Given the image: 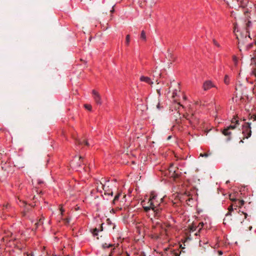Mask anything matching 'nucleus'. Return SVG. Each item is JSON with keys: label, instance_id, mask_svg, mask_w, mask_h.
Segmentation results:
<instances>
[{"label": "nucleus", "instance_id": "1", "mask_svg": "<svg viewBox=\"0 0 256 256\" xmlns=\"http://www.w3.org/2000/svg\"><path fill=\"white\" fill-rule=\"evenodd\" d=\"M148 206H143L144 211L148 212L150 210H152L155 213L156 216H158L160 214V208H156V206H155L154 202H148Z\"/></svg>", "mask_w": 256, "mask_h": 256}, {"label": "nucleus", "instance_id": "2", "mask_svg": "<svg viewBox=\"0 0 256 256\" xmlns=\"http://www.w3.org/2000/svg\"><path fill=\"white\" fill-rule=\"evenodd\" d=\"M238 124V120H235V122L232 121V124L224 130L222 134L224 136H230L231 134L230 130H234L236 128V125Z\"/></svg>", "mask_w": 256, "mask_h": 256}, {"label": "nucleus", "instance_id": "3", "mask_svg": "<svg viewBox=\"0 0 256 256\" xmlns=\"http://www.w3.org/2000/svg\"><path fill=\"white\" fill-rule=\"evenodd\" d=\"M250 122H246L245 125L244 126L242 133L244 135V138H248L252 134L251 131V127H250Z\"/></svg>", "mask_w": 256, "mask_h": 256}, {"label": "nucleus", "instance_id": "4", "mask_svg": "<svg viewBox=\"0 0 256 256\" xmlns=\"http://www.w3.org/2000/svg\"><path fill=\"white\" fill-rule=\"evenodd\" d=\"M92 94L94 101L98 104H102L101 98L100 94L95 90H92Z\"/></svg>", "mask_w": 256, "mask_h": 256}, {"label": "nucleus", "instance_id": "5", "mask_svg": "<svg viewBox=\"0 0 256 256\" xmlns=\"http://www.w3.org/2000/svg\"><path fill=\"white\" fill-rule=\"evenodd\" d=\"M186 118L189 120L190 122L195 126L198 123V118L194 114H192L190 118L186 117Z\"/></svg>", "mask_w": 256, "mask_h": 256}, {"label": "nucleus", "instance_id": "6", "mask_svg": "<svg viewBox=\"0 0 256 256\" xmlns=\"http://www.w3.org/2000/svg\"><path fill=\"white\" fill-rule=\"evenodd\" d=\"M214 86L212 84L211 81L206 80L205 82H204L202 88L204 90H207L210 89L211 88Z\"/></svg>", "mask_w": 256, "mask_h": 256}, {"label": "nucleus", "instance_id": "7", "mask_svg": "<svg viewBox=\"0 0 256 256\" xmlns=\"http://www.w3.org/2000/svg\"><path fill=\"white\" fill-rule=\"evenodd\" d=\"M140 80L142 82H146L150 85L153 84V82L151 80V79L148 76H142L140 78Z\"/></svg>", "mask_w": 256, "mask_h": 256}, {"label": "nucleus", "instance_id": "8", "mask_svg": "<svg viewBox=\"0 0 256 256\" xmlns=\"http://www.w3.org/2000/svg\"><path fill=\"white\" fill-rule=\"evenodd\" d=\"M233 206H234V208L236 209V208L238 207V206L236 204V203H232V204L228 208V211L226 215V217L231 216V212L234 210Z\"/></svg>", "mask_w": 256, "mask_h": 256}, {"label": "nucleus", "instance_id": "9", "mask_svg": "<svg viewBox=\"0 0 256 256\" xmlns=\"http://www.w3.org/2000/svg\"><path fill=\"white\" fill-rule=\"evenodd\" d=\"M166 58H168L170 61L174 60V56L169 49L167 51V56H166Z\"/></svg>", "mask_w": 256, "mask_h": 256}, {"label": "nucleus", "instance_id": "10", "mask_svg": "<svg viewBox=\"0 0 256 256\" xmlns=\"http://www.w3.org/2000/svg\"><path fill=\"white\" fill-rule=\"evenodd\" d=\"M238 193H236L234 194H230L229 196L230 200L233 203H236V197H238Z\"/></svg>", "mask_w": 256, "mask_h": 256}, {"label": "nucleus", "instance_id": "11", "mask_svg": "<svg viewBox=\"0 0 256 256\" xmlns=\"http://www.w3.org/2000/svg\"><path fill=\"white\" fill-rule=\"evenodd\" d=\"M156 194L154 193V192H152L150 193V196L148 200V202H154V200H156Z\"/></svg>", "mask_w": 256, "mask_h": 256}, {"label": "nucleus", "instance_id": "12", "mask_svg": "<svg viewBox=\"0 0 256 256\" xmlns=\"http://www.w3.org/2000/svg\"><path fill=\"white\" fill-rule=\"evenodd\" d=\"M248 0H241L240 4L242 7L244 8L248 6Z\"/></svg>", "mask_w": 256, "mask_h": 256}, {"label": "nucleus", "instance_id": "13", "mask_svg": "<svg viewBox=\"0 0 256 256\" xmlns=\"http://www.w3.org/2000/svg\"><path fill=\"white\" fill-rule=\"evenodd\" d=\"M76 141H77V142L78 143V144L80 145L82 144H84L86 146L89 145L88 142L84 140H76Z\"/></svg>", "mask_w": 256, "mask_h": 256}, {"label": "nucleus", "instance_id": "14", "mask_svg": "<svg viewBox=\"0 0 256 256\" xmlns=\"http://www.w3.org/2000/svg\"><path fill=\"white\" fill-rule=\"evenodd\" d=\"M244 203V200H238L236 199V204L238 206V207L240 208L242 206Z\"/></svg>", "mask_w": 256, "mask_h": 256}, {"label": "nucleus", "instance_id": "15", "mask_svg": "<svg viewBox=\"0 0 256 256\" xmlns=\"http://www.w3.org/2000/svg\"><path fill=\"white\" fill-rule=\"evenodd\" d=\"M100 188L104 190L105 194H110L112 196V192H111L110 193H108V192H106V190H105V189H104V186L102 184V182H100Z\"/></svg>", "mask_w": 256, "mask_h": 256}, {"label": "nucleus", "instance_id": "16", "mask_svg": "<svg viewBox=\"0 0 256 256\" xmlns=\"http://www.w3.org/2000/svg\"><path fill=\"white\" fill-rule=\"evenodd\" d=\"M155 206H156V208H160V212L162 210V208L160 207V202L158 200H154Z\"/></svg>", "mask_w": 256, "mask_h": 256}, {"label": "nucleus", "instance_id": "17", "mask_svg": "<svg viewBox=\"0 0 256 256\" xmlns=\"http://www.w3.org/2000/svg\"><path fill=\"white\" fill-rule=\"evenodd\" d=\"M140 38L144 40H146V35L144 30H142L141 32Z\"/></svg>", "mask_w": 256, "mask_h": 256}, {"label": "nucleus", "instance_id": "18", "mask_svg": "<svg viewBox=\"0 0 256 256\" xmlns=\"http://www.w3.org/2000/svg\"><path fill=\"white\" fill-rule=\"evenodd\" d=\"M130 36L129 34H128L126 36V44L127 46H128L129 44H130Z\"/></svg>", "mask_w": 256, "mask_h": 256}, {"label": "nucleus", "instance_id": "19", "mask_svg": "<svg viewBox=\"0 0 256 256\" xmlns=\"http://www.w3.org/2000/svg\"><path fill=\"white\" fill-rule=\"evenodd\" d=\"M43 224V220L42 218L40 219L39 222H37L35 224L36 229L38 227V226L41 224Z\"/></svg>", "mask_w": 256, "mask_h": 256}, {"label": "nucleus", "instance_id": "20", "mask_svg": "<svg viewBox=\"0 0 256 256\" xmlns=\"http://www.w3.org/2000/svg\"><path fill=\"white\" fill-rule=\"evenodd\" d=\"M174 116L175 117V120L176 121L178 120V118H180V114L179 113L178 111L176 112V115Z\"/></svg>", "mask_w": 256, "mask_h": 256}, {"label": "nucleus", "instance_id": "21", "mask_svg": "<svg viewBox=\"0 0 256 256\" xmlns=\"http://www.w3.org/2000/svg\"><path fill=\"white\" fill-rule=\"evenodd\" d=\"M120 195V194H116L115 196V197H114V199L113 200V203H114L116 201V200H118Z\"/></svg>", "mask_w": 256, "mask_h": 256}, {"label": "nucleus", "instance_id": "22", "mask_svg": "<svg viewBox=\"0 0 256 256\" xmlns=\"http://www.w3.org/2000/svg\"><path fill=\"white\" fill-rule=\"evenodd\" d=\"M232 60L234 62V65L236 66L238 64V58L236 56H233Z\"/></svg>", "mask_w": 256, "mask_h": 256}, {"label": "nucleus", "instance_id": "23", "mask_svg": "<svg viewBox=\"0 0 256 256\" xmlns=\"http://www.w3.org/2000/svg\"><path fill=\"white\" fill-rule=\"evenodd\" d=\"M224 83L227 84H228V83H229L228 76L227 75H226L224 77Z\"/></svg>", "mask_w": 256, "mask_h": 256}, {"label": "nucleus", "instance_id": "24", "mask_svg": "<svg viewBox=\"0 0 256 256\" xmlns=\"http://www.w3.org/2000/svg\"><path fill=\"white\" fill-rule=\"evenodd\" d=\"M98 230L95 228L93 230L92 233L94 236L98 235Z\"/></svg>", "mask_w": 256, "mask_h": 256}, {"label": "nucleus", "instance_id": "25", "mask_svg": "<svg viewBox=\"0 0 256 256\" xmlns=\"http://www.w3.org/2000/svg\"><path fill=\"white\" fill-rule=\"evenodd\" d=\"M112 244H108L106 243H105L102 245V246L104 248H108L112 247Z\"/></svg>", "mask_w": 256, "mask_h": 256}, {"label": "nucleus", "instance_id": "26", "mask_svg": "<svg viewBox=\"0 0 256 256\" xmlns=\"http://www.w3.org/2000/svg\"><path fill=\"white\" fill-rule=\"evenodd\" d=\"M154 72L156 73V74H152V76L154 77V78H155L156 76H161V73H159V72H156V71H155Z\"/></svg>", "mask_w": 256, "mask_h": 256}, {"label": "nucleus", "instance_id": "27", "mask_svg": "<svg viewBox=\"0 0 256 256\" xmlns=\"http://www.w3.org/2000/svg\"><path fill=\"white\" fill-rule=\"evenodd\" d=\"M84 107L87 110H92V106L90 104H84Z\"/></svg>", "mask_w": 256, "mask_h": 256}, {"label": "nucleus", "instance_id": "28", "mask_svg": "<svg viewBox=\"0 0 256 256\" xmlns=\"http://www.w3.org/2000/svg\"><path fill=\"white\" fill-rule=\"evenodd\" d=\"M64 221V222L65 224H68L70 222V218H66L63 219Z\"/></svg>", "mask_w": 256, "mask_h": 256}, {"label": "nucleus", "instance_id": "29", "mask_svg": "<svg viewBox=\"0 0 256 256\" xmlns=\"http://www.w3.org/2000/svg\"><path fill=\"white\" fill-rule=\"evenodd\" d=\"M196 230V226L192 225V226H190V231L194 232Z\"/></svg>", "mask_w": 256, "mask_h": 256}, {"label": "nucleus", "instance_id": "30", "mask_svg": "<svg viewBox=\"0 0 256 256\" xmlns=\"http://www.w3.org/2000/svg\"><path fill=\"white\" fill-rule=\"evenodd\" d=\"M213 43L216 46L220 47V45L218 44V42L215 40H213Z\"/></svg>", "mask_w": 256, "mask_h": 256}, {"label": "nucleus", "instance_id": "31", "mask_svg": "<svg viewBox=\"0 0 256 256\" xmlns=\"http://www.w3.org/2000/svg\"><path fill=\"white\" fill-rule=\"evenodd\" d=\"M209 156V154L208 153H204V154H200V156H204V157H208Z\"/></svg>", "mask_w": 256, "mask_h": 256}, {"label": "nucleus", "instance_id": "32", "mask_svg": "<svg viewBox=\"0 0 256 256\" xmlns=\"http://www.w3.org/2000/svg\"><path fill=\"white\" fill-rule=\"evenodd\" d=\"M251 24V22L250 21H248L247 23H246V29L250 27V26Z\"/></svg>", "mask_w": 256, "mask_h": 256}, {"label": "nucleus", "instance_id": "33", "mask_svg": "<svg viewBox=\"0 0 256 256\" xmlns=\"http://www.w3.org/2000/svg\"><path fill=\"white\" fill-rule=\"evenodd\" d=\"M251 118H252L254 120H256V114H253Z\"/></svg>", "mask_w": 256, "mask_h": 256}, {"label": "nucleus", "instance_id": "34", "mask_svg": "<svg viewBox=\"0 0 256 256\" xmlns=\"http://www.w3.org/2000/svg\"><path fill=\"white\" fill-rule=\"evenodd\" d=\"M60 211L61 212V215H62L63 214V212H64V210L62 208H60Z\"/></svg>", "mask_w": 256, "mask_h": 256}, {"label": "nucleus", "instance_id": "35", "mask_svg": "<svg viewBox=\"0 0 256 256\" xmlns=\"http://www.w3.org/2000/svg\"><path fill=\"white\" fill-rule=\"evenodd\" d=\"M177 90H178L176 89V90H174V91L173 92V96H174H174H175V95H176V91H177Z\"/></svg>", "mask_w": 256, "mask_h": 256}, {"label": "nucleus", "instance_id": "36", "mask_svg": "<svg viewBox=\"0 0 256 256\" xmlns=\"http://www.w3.org/2000/svg\"><path fill=\"white\" fill-rule=\"evenodd\" d=\"M114 250H115V248H113L112 251V252H110V254L109 256H112V253H113V252L114 251Z\"/></svg>", "mask_w": 256, "mask_h": 256}, {"label": "nucleus", "instance_id": "37", "mask_svg": "<svg viewBox=\"0 0 256 256\" xmlns=\"http://www.w3.org/2000/svg\"><path fill=\"white\" fill-rule=\"evenodd\" d=\"M114 6H112V10H110V12H112V13L114 12Z\"/></svg>", "mask_w": 256, "mask_h": 256}, {"label": "nucleus", "instance_id": "38", "mask_svg": "<svg viewBox=\"0 0 256 256\" xmlns=\"http://www.w3.org/2000/svg\"><path fill=\"white\" fill-rule=\"evenodd\" d=\"M156 107H157V108H158V109H159V108H160V104H159V102H157V104H156Z\"/></svg>", "mask_w": 256, "mask_h": 256}, {"label": "nucleus", "instance_id": "39", "mask_svg": "<svg viewBox=\"0 0 256 256\" xmlns=\"http://www.w3.org/2000/svg\"><path fill=\"white\" fill-rule=\"evenodd\" d=\"M242 214L244 215V218H246V216H248L247 214L242 212Z\"/></svg>", "mask_w": 256, "mask_h": 256}, {"label": "nucleus", "instance_id": "40", "mask_svg": "<svg viewBox=\"0 0 256 256\" xmlns=\"http://www.w3.org/2000/svg\"><path fill=\"white\" fill-rule=\"evenodd\" d=\"M218 254L220 256H221L222 254V251H218Z\"/></svg>", "mask_w": 256, "mask_h": 256}, {"label": "nucleus", "instance_id": "41", "mask_svg": "<svg viewBox=\"0 0 256 256\" xmlns=\"http://www.w3.org/2000/svg\"><path fill=\"white\" fill-rule=\"evenodd\" d=\"M27 255H28V256H32L33 254L32 253L28 254Z\"/></svg>", "mask_w": 256, "mask_h": 256}, {"label": "nucleus", "instance_id": "42", "mask_svg": "<svg viewBox=\"0 0 256 256\" xmlns=\"http://www.w3.org/2000/svg\"><path fill=\"white\" fill-rule=\"evenodd\" d=\"M226 218H224V224H226Z\"/></svg>", "mask_w": 256, "mask_h": 256}, {"label": "nucleus", "instance_id": "43", "mask_svg": "<svg viewBox=\"0 0 256 256\" xmlns=\"http://www.w3.org/2000/svg\"><path fill=\"white\" fill-rule=\"evenodd\" d=\"M175 256H180V255L178 253L174 254Z\"/></svg>", "mask_w": 256, "mask_h": 256}, {"label": "nucleus", "instance_id": "44", "mask_svg": "<svg viewBox=\"0 0 256 256\" xmlns=\"http://www.w3.org/2000/svg\"><path fill=\"white\" fill-rule=\"evenodd\" d=\"M157 92L158 94H160V90H157Z\"/></svg>", "mask_w": 256, "mask_h": 256}, {"label": "nucleus", "instance_id": "45", "mask_svg": "<svg viewBox=\"0 0 256 256\" xmlns=\"http://www.w3.org/2000/svg\"><path fill=\"white\" fill-rule=\"evenodd\" d=\"M98 191H100V192H102L101 190H100V188H98Z\"/></svg>", "mask_w": 256, "mask_h": 256}, {"label": "nucleus", "instance_id": "46", "mask_svg": "<svg viewBox=\"0 0 256 256\" xmlns=\"http://www.w3.org/2000/svg\"><path fill=\"white\" fill-rule=\"evenodd\" d=\"M252 46V44H249V48H250V47H251V46Z\"/></svg>", "mask_w": 256, "mask_h": 256}, {"label": "nucleus", "instance_id": "47", "mask_svg": "<svg viewBox=\"0 0 256 256\" xmlns=\"http://www.w3.org/2000/svg\"><path fill=\"white\" fill-rule=\"evenodd\" d=\"M156 82L158 84H159V82H158V80H156Z\"/></svg>", "mask_w": 256, "mask_h": 256}, {"label": "nucleus", "instance_id": "48", "mask_svg": "<svg viewBox=\"0 0 256 256\" xmlns=\"http://www.w3.org/2000/svg\"><path fill=\"white\" fill-rule=\"evenodd\" d=\"M171 138V136H169L168 138V140L170 139Z\"/></svg>", "mask_w": 256, "mask_h": 256}, {"label": "nucleus", "instance_id": "49", "mask_svg": "<svg viewBox=\"0 0 256 256\" xmlns=\"http://www.w3.org/2000/svg\"><path fill=\"white\" fill-rule=\"evenodd\" d=\"M23 215H24V216H25V215H26V212H24Z\"/></svg>", "mask_w": 256, "mask_h": 256}, {"label": "nucleus", "instance_id": "50", "mask_svg": "<svg viewBox=\"0 0 256 256\" xmlns=\"http://www.w3.org/2000/svg\"><path fill=\"white\" fill-rule=\"evenodd\" d=\"M252 228V226H250L249 228L250 230H251Z\"/></svg>", "mask_w": 256, "mask_h": 256}, {"label": "nucleus", "instance_id": "51", "mask_svg": "<svg viewBox=\"0 0 256 256\" xmlns=\"http://www.w3.org/2000/svg\"><path fill=\"white\" fill-rule=\"evenodd\" d=\"M178 105H179L180 106H182V107L183 108L182 105H180V104H178Z\"/></svg>", "mask_w": 256, "mask_h": 256}, {"label": "nucleus", "instance_id": "52", "mask_svg": "<svg viewBox=\"0 0 256 256\" xmlns=\"http://www.w3.org/2000/svg\"><path fill=\"white\" fill-rule=\"evenodd\" d=\"M240 142H243V141L242 140H240Z\"/></svg>", "mask_w": 256, "mask_h": 256}, {"label": "nucleus", "instance_id": "53", "mask_svg": "<svg viewBox=\"0 0 256 256\" xmlns=\"http://www.w3.org/2000/svg\"><path fill=\"white\" fill-rule=\"evenodd\" d=\"M82 157L80 156V159H82Z\"/></svg>", "mask_w": 256, "mask_h": 256}, {"label": "nucleus", "instance_id": "54", "mask_svg": "<svg viewBox=\"0 0 256 256\" xmlns=\"http://www.w3.org/2000/svg\"><path fill=\"white\" fill-rule=\"evenodd\" d=\"M2 240L4 241V238H2Z\"/></svg>", "mask_w": 256, "mask_h": 256}, {"label": "nucleus", "instance_id": "55", "mask_svg": "<svg viewBox=\"0 0 256 256\" xmlns=\"http://www.w3.org/2000/svg\"><path fill=\"white\" fill-rule=\"evenodd\" d=\"M162 198H160V202H162Z\"/></svg>", "mask_w": 256, "mask_h": 256}, {"label": "nucleus", "instance_id": "56", "mask_svg": "<svg viewBox=\"0 0 256 256\" xmlns=\"http://www.w3.org/2000/svg\"><path fill=\"white\" fill-rule=\"evenodd\" d=\"M236 26H234V31H235V30H236Z\"/></svg>", "mask_w": 256, "mask_h": 256}, {"label": "nucleus", "instance_id": "57", "mask_svg": "<svg viewBox=\"0 0 256 256\" xmlns=\"http://www.w3.org/2000/svg\"><path fill=\"white\" fill-rule=\"evenodd\" d=\"M178 88H179L178 84Z\"/></svg>", "mask_w": 256, "mask_h": 256}, {"label": "nucleus", "instance_id": "58", "mask_svg": "<svg viewBox=\"0 0 256 256\" xmlns=\"http://www.w3.org/2000/svg\"><path fill=\"white\" fill-rule=\"evenodd\" d=\"M236 38L238 40V36H236Z\"/></svg>", "mask_w": 256, "mask_h": 256}, {"label": "nucleus", "instance_id": "59", "mask_svg": "<svg viewBox=\"0 0 256 256\" xmlns=\"http://www.w3.org/2000/svg\"><path fill=\"white\" fill-rule=\"evenodd\" d=\"M236 1H238V0H236Z\"/></svg>", "mask_w": 256, "mask_h": 256}]
</instances>
